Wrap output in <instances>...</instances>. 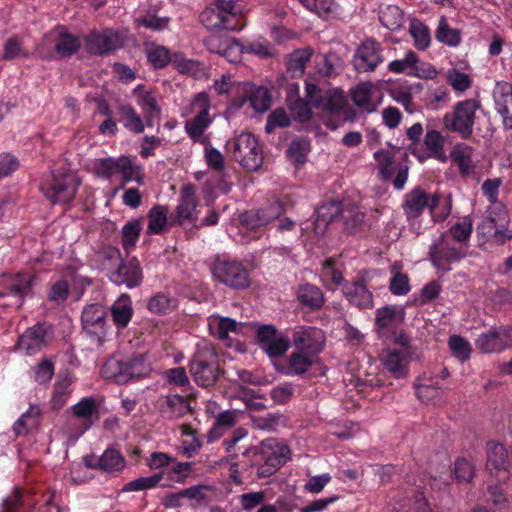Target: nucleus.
<instances>
[{"mask_svg":"<svg viewBox=\"0 0 512 512\" xmlns=\"http://www.w3.org/2000/svg\"><path fill=\"white\" fill-rule=\"evenodd\" d=\"M345 103L346 99L342 91L329 90L324 96L319 95V100H315V107H321L326 112L338 113Z\"/></svg>","mask_w":512,"mask_h":512,"instance_id":"30","label":"nucleus"},{"mask_svg":"<svg viewBox=\"0 0 512 512\" xmlns=\"http://www.w3.org/2000/svg\"><path fill=\"white\" fill-rule=\"evenodd\" d=\"M72 413L77 418H83L89 422L87 427L93 423L94 420L99 419V409L96 400L92 397L83 398L80 402L72 406Z\"/></svg>","mask_w":512,"mask_h":512,"instance_id":"29","label":"nucleus"},{"mask_svg":"<svg viewBox=\"0 0 512 512\" xmlns=\"http://www.w3.org/2000/svg\"><path fill=\"white\" fill-rule=\"evenodd\" d=\"M312 54L313 50L310 47L296 49L293 53L289 55V58L287 60V70L292 72L293 74H303L306 67V63L310 60Z\"/></svg>","mask_w":512,"mask_h":512,"instance_id":"40","label":"nucleus"},{"mask_svg":"<svg viewBox=\"0 0 512 512\" xmlns=\"http://www.w3.org/2000/svg\"><path fill=\"white\" fill-rule=\"evenodd\" d=\"M170 19L168 17H158L154 11L149 10L143 17L136 19L138 25H143L153 31H160L166 28Z\"/></svg>","mask_w":512,"mask_h":512,"instance_id":"56","label":"nucleus"},{"mask_svg":"<svg viewBox=\"0 0 512 512\" xmlns=\"http://www.w3.org/2000/svg\"><path fill=\"white\" fill-rule=\"evenodd\" d=\"M353 103L361 110L368 113L376 110V105L371 100V86L368 84H360L351 92Z\"/></svg>","mask_w":512,"mask_h":512,"instance_id":"38","label":"nucleus"},{"mask_svg":"<svg viewBox=\"0 0 512 512\" xmlns=\"http://www.w3.org/2000/svg\"><path fill=\"white\" fill-rule=\"evenodd\" d=\"M195 191V185L192 183L185 184L182 187L179 204L172 216V225H183L185 221L195 225L197 221L196 207L198 204Z\"/></svg>","mask_w":512,"mask_h":512,"instance_id":"19","label":"nucleus"},{"mask_svg":"<svg viewBox=\"0 0 512 512\" xmlns=\"http://www.w3.org/2000/svg\"><path fill=\"white\" fill-rule=\"evenodd\" d=\"M344 296L350 304L360 309L371 308L373 306V295L365 285L363 278L354 281L343 288Z\"/></svg>","mask_w":512,"mask_h":512,"instance_id":"21","label":"nucleus"},{"mask_svg":"<svg viewBox=\"0 0 512 512\" xmlns=\"http://www.w3.org/2000/svg\"><path fill=\"white\" fill-rule=\"evenodd\" d=\"M308 10L315 12L319 16H325L332 12L333 0H299Z\"/></svg>","mask_w":512,"mask_h":512,"instance_id":"63","label":"nucleus"},{"mask_svg":"<svg viewBox=\"0 0 512 512\" xmlns=\"http://www.w3.org/2000/svg\"><path fill=\"white\" fill-rule=\"evenodd\" d=\"M448 345L454 357L461 362H465L470 358L471 347L469 342L459 335H452L449 338Z\"/></svg>","mask_w":512,"mask_h":512,"instance_id":"45","label":"nucleus"},{"mask_svg":"<svg viewBox=\"0 0 512 512\" xmlns=\"http://www.w3.org/2000/svg\"><path fill=\"white\" fill-rule=\"evenodd\" d=\"M111 282L129 289L138 287L143 280V271L139 261L132 258L127 262H120L108 275Z\"/></svg>","mask_w":512,"mask_h":512,"instance_id":"20","label":"nucleus"},{"mask_svg":"<svg viewBox=\"0 0 512 512\" xmlns=\"http://www.w3.org/2000/svg\"><path fill=\"white\" fill-rule=\"evenodd\" d=\"M383 365L396 378H400L406 375L405 367L403 365V358L398 351L390 352L383 359Z\"/></svg>","mask_w":512,"mask_h":512,"instance_id":"54","label":"nucleus"},{"mask_svg":"<svg viewBox=\"0 0 512 512\" xmlns=\"http://www.w3.org/2000/svg\"><path fill=\"white\" fill-rule=\"evenodd\" d=\"M125 37L119 31L106 29L101 33L93 32L86 37L87 50L95 55H104L122 47Z\"/></svg>","mask_w":512,"mask_h":512,"instance_id":"18","label":"nucleus"},{"mask_svg":"<svg viewBox=\"0 0 512 512\" xmlns=\"http://www.w3.org/2000/svg\"><path fill=\"white\" fill-rule=\"evenodd\" d=\"M409 30L414 38L415 47L419 50H425L429 46L431 40L428 27L421 21L412 19Z\"/></svg>","mask_w":512,"mask_h":512,"instance_id":"43","label":"nucleus"},{"mask_svg":"<svg viewBox=\"0 0 512 512\" xmlns=\"http://www.w3.org/2000/svg\"><path fill=\"white\" fill-rule=\"evenodd\" d=\"M80 48L79 40L71 33L62 31L58 35L55 44V51L61 57H68L73 55Z\"/></svg>","mask_w":512,"mask_h":512,"instance_id":"39","label":"nucleus"},{"mask_svg":"<svg viewBox=\"0 0 512 512\" xmlns=\"http://www.w3.org/2000/svg\"><path fill=\"white\" fill-rule=\"evenodd\" d=\"M440 195L434 193L427 194L422 188L416 187L405 195L402 209L409 221L420 217L425 208H429L431 212L438 206Z\"/></svg>","mask_w":512,"mask_h":512,"instance_id":"11","label":"nucleus"},{"mask_svg":"<svg viewBox=\"0 0 512 512\" xmlns=\"http://www.w3.org/2000/svg\"><path fill=\"white\" fill-rule=\"evenodd\" d=\"M107 317V308L100 303L89 304L82 311V329L87 335L95 339L99 346L103 345L107 334Z\"/></svg>","mask_w":512,"mask_h":512,"instance_id":"10","label":"nucleus"},{"mask_svg":"<svg viewBox=\"0 0 512 512\" xmlns=\"http://www.w3.org/2000/svg\"><path fill=\"white\" fill-rule=\"evenodd\" d=\"M308 142L305 139L293 140L287 151V157L296 164H304L306 162Z\"/></svg>","mask_w":512,"mask_h":512,"instance_id":"55","label":"nucleus"},{"mask_svg":"<svg viewBox=\"0 0 512 512\" xmlns=\"http://www.w3.org/2000/svg\"><path fill=\"white\" fill-rule=\"evenodd\" d=\"M113 321L119 327H126L130 322L133 309L129 295L122 294L110 308Z\"/></svg>","mask_w":512,"mask_h":512,"instance_id":"25","label":"nucleus"},{"mask_svg":"<svg viewBox=\"0 0 512 512\" xmlns=\"http://www.w3.org/2000/svg\"><path fill=\"white\" fill-rule=\"evenodd\" d=\"M444 143L445 139L439 131L428 130L426 132L424 144L430 152V156L441 162H445L447 160V155L444 151Z\"/></svg>","mask_w":512,"mask_h":512,"instance_id":"31","label":"nucleus"},{"mask_svg":"<svg viewBox=\"0 0 512 512\" xmlns=\"http://www.w3.org/2000/svg\"><path fill=\"white\" fill-rule=\"evenodd\" d=\"M189 372L195 383L203 388L214 386L224 374L218 354L211 346L197 349L189 361Z\"/></svg>","mask_w":512,"mask_h":512,"instance_id":"3","label":"nucleus"},{"mask_svg":"<svg viewBox=\"0 0 512 512\" xmlns=\"http://www.w3.org/2000/svg\"><path fill=\"white\" fill-rule=\"evenodd\" d=\"M248 453H253L252 465L258 466V477L266 478L273 475L290 459L291 450L287 445H280L276 439L268 438Z\"/></svg>","mask_w":512,"mask_h":512,"instance_id":"2","label":"nucleus"},{"mask_svg":"<svg viewBox=\"0 0 512 512\" xmlns=\"http://www.w3.org/2000/svg\"><path fill=\"white\" fill-rule=\"evenodd\" d=\"M508 465V452L501 443L489 441L487 443V463L489 470H505Z\"/></svg>","mask_w":512,"mask_h":512,"instance_id":"24","label":"nucleus"},{"mask_svg":"<svg viewBox=\"0 0 512 512\" xmlns=\"http://www.w3.org/2000/svg\"><path fill=\"white\" fill-rule=\"evenodd\" d=\"M401 267L402 265L399 262H395L391 267L393 277L390 280L389 290L397 296L406 295L410 291L409 278L407 274L399 271Z\"/></svg>","mask_w":512,"mask_h":512,"instance_id":"37","label":"nucleus"},{"mask_svg":"<svg viewBox=\"0 0 512 512\" xmlns=\"http://www.w3.org/2000/svg\"><path fill=\"white\" fill-rule=\"evenodd\" d=\"M288 106L295 120L303 123L312 118L313 113L309 103L300 97H296L294 100H289Z\"/></svg>","mask_w":512,"mask_h":512,"instance_id":"47","label":"nucleus"},{"mask_svg":"<svg viewBox=\"0 0 512 512\" xmlns=\"http://www.w3.org/2000/svg\"><path fill=\"white\" fill-rule=\"evenodd\" d=\"M341 212L345 228L349 232H353L364 221L365 218V214L359 211L355 206H350L348 208L342 207Z\"/></svg>","mask_w":512,"mask_h":512,"instance_id":"52","label":"nucleus"},{"mask_svg":"<svg viewBox=\"0 0 512 512\" xmlns=\"http://www.w3.org/2000/svg\"><path fill=\"white\" fill-rule=\"evenodd\" d=\"M148 61L155 69L164 68L170 62V52L164 46H156L147 55Z\"/></svg>","mask_w":512,"mask_h":512,"instance_id":"58","label":"nucleus"},{"mask_svg":"<svg viewBox=\"0 0 512 512\" xmlns=\"http://www.w3.org/2000/svg\"><path fill=\"white\" fill-rule=\"evenodd\" d=\"M342 202L331 200L323 203L316 211V225L323 224L324 226L331 223L336 217L341 215Z\"/></svg>","mask_w":512,"mask_h":512,"instance_id":"36","label":"nucleus"},{"mask_svg":"<svg viewBox=\"0 0 512 512\" xmlns=\"http://www.w3.org/2000/svg\"><path fill=\"white\" fill-rule=\"evenodd\" d=\"M436 39L449 46H457L461 41L460 31L450 28L445 16H441L435 33Z\"/></svg>","mask_w":512,"mask_h":512,"instance_id":"41","label":"nucleus"},{"mask_svg":"<svg viewBox=\"0 0 512 512\" xmlns=\"http://www.w3.org/2000/svg\"><path fill=\"white\" fill-rule=\"evenodd\" d=\"M374 158L379 164V176L383 181H388L392 179L393 169L391 168L393 164L394 157L387 150L381 149L374 153Z\"/></svg>","mask_w":512,"mask_h":512,"instance_id":"46","label":"nucleus"},{"mask_svg":"<svg viewBox=\"0 0 512 512\" xmlns=\"http://www.w3.org/2000/svg\"><path fill=\"white\" fill-rule=\"evenodd\" d=\"M141 220L135 219L128 222L122 228V245L125 249L133 247L141 232Z\"/></svg>","mask_w":512,"mask_h":512,"instance_id":"49","label":"nucleus"},{"mask_svg":"<svg viewBox=\"0 0 512 512\" xmlns=\"http://www.w3.org/2000/svg\"><path fill=\"white\" fill-rule=\"evenodd\" d=\"M133 93L138 97V105L144 111V118L147 126H153L154 120L160 118L162 111L154 92L143 91V86L139 85L133 90Z\"/></svg>","mask_w":512,"mask_h":512,"instance_id":"22","label":"nucleus"},{"mask_svg":"<svg viewBox=\"0 0 512 512\" xmlns=\"http://www.w3.org/2000/svg\"><path fill=\"white\" fill-rule=\"evenodd\" d=\"M404 20L403 11L396 5H387L380 10L379 21L389 30L401 28Z\"/></svg>","mask_w":512,"mask_h":512,"instance_id":"34","label":"nucleus"},{"mask_svg":"<svg viewBox=\"0 0 512 512\" xmlns=\"http://www.w3.org/2000/svg\"><path fill=\"white\" fill-rule=\"evenodd\" d=\"M256 341L259 347L270 357L283 356L290 347L287 337L278 334L273 325H262L257 329Z\"/></svg>","mask_w":512,"mask_h":512,"instance_id":"14","label":"nucleus"},{"mask_svg":"<svg viewBox=\"0 0 512 512\" xmlns=\"http://www.w3.org/2000/svg\"><path fill=\"white\" fill-rule=\"evenodd\" d=\"M213 277L232 289H246L250 286L248 270L238 261L217 258L212 267Z\"/></svg>","mask_w":512,"mask_h":512,"instance_id":"9","label":"nucleus"},{"mask_svg":"<svg viewBox=\"0 0 512 512\" xmlns=\"http://www.w3.org/2000/svg\"><path fill=\"white\" fill-rule=\"evenodd\" d=\"M190 410V404L184 396L175 394L165 398V407L161 406V412L169 419L179 418Z\"/></svg>","mask_w":512,"mask_h":512,"instance_id":"28","label":"nucleus"},{"mask_svg":"<svg viewBox=\"0 0 512 512\" xmlns=\"http://www.w3.org/2000/svg\"><path fill=\"white\" fill-rule=\"evenodd\" d=\"M164 473L158 472L149 477H139L126 483L122 489L124 492L140 491L156 487L162 480Z\"/></svg>","mask_w":512,"mask_h":512,"instance_id":"44","label":"nucleus"},{"mask_svg":"<svg viewBox=\"0 0 512 512\" xmlns=\"http://www.w3.org/2000/svg\"><path fill=\"white\" fill-rule=\"evenodd\" d=\"M450 239L459 243H464L469 240L472 233V220L469 217H464L461 222H457L450 229Z\"/></svg>","mask_w":512,"mask_h":512,"instance_id":"48","label":"nucleus"},{"mask_svg":"<svg viewBox=\"0 0 512 512\" xmlns=\"http://www.w3.org/2000/svg\"><path fill=\"white\" fill-rule=\"evenodd\" d=\"M480 102L476 99H466L456 103L452 111L443 117V126L451 133L459 135L462 139H469L473 134L476 111Z\"/></svg>","mask_w":512,"mask_h":512,"instance_id":"6","label":"nucleus"},{"mask_svg":"<svg viewBox=\"0 0 512 512\" xmlns=\"http://www.w3.org/2000/svg\"><path fill=\"white\" fill-rule=\"evenodd\" d=\"M506 215L507 212L504 209L495 210V217L489 215L486 217L482 223L478 226V230L481 231L483 235H488L491 237H495V230H499L500 227H504V224H498L496 217H500L501 215Z\"/></svg>","mask_w":512,"mask_h":512,"instance_id":"61","label":"nucleus"},{"mask_svg":"<svg viewBox=\"0 0 512 512\" xmlns=\"http://www.w3.org/2000/svg\"><path fill=\"white\" fill-rule=\"evenodd\" d=\"M80 184L75 173L57 170L42 182L40 189L52 204H66L74 199Z\"/></svg>","mask_w":512,"mask_h":512,"instance_id":"5","label":"nucleus"},{"mask_svg":"<svg viewBox=\"0 0 512 512\" xmlns=\"http://www.w3.org/2000/svg\"><path fill=\"white\" fill-rule=\"evenodd\" d=\"M212 119L206 113H197L195 117L185 122V131L190 139L195 142H200L203 145L209 144V137L204 136L205 130L211 124Z\"/></svg>","mask_w":512,"mask_h":512,"instance_id":"23","label":"nucleus"},{"mask_svg":"<svg viewBox=\"0 0 512 512\" xmlns=\"http://www.w3.org/2000/svg\"><path fill=\"white\" fill-rule=\"evenodd\" d=\"M118 163L119 158L108 157L99 159L95 162V173L100 177L110 179L112 174L117 171Z\"/></svg>","mask_w":512,"mask_h":512,"instance_id":"60","label":"nucleus"},{"mask_svg":"<svg viewBox=\"0 0 512 512\" xmlns=\"http://www.w3.org/2000/svg\"><path fill=\"white\" fill-rule=\"evenodd\" d=\"M99 469L106 472L121 471L125 467V459L118 450L107 449L101 457L97 459Z\"/></svg>","mask_w":512,"mask_h":512,"instance_id":"35","label":"nucleus"},{"mask_svg":"<svg viewBox=\"0 0 512 512\" xmlns=\"http://www.w3.org/2000/svg\"><path fill=\"white\" fill-rule=\"evenodd\" d=\"M52 328L47 323H37L28 328L18 339L16 348L27 355L35 354L47 347L50 342Z\"/></svg>","mask_w":512,"mask_h":512,"instance_id":"16","label":"nucleus"},{"mask_svg":"<svg viewBox=\"0 0 512 512\" xmlns=\"http://www.w3.org/2000/svg\"><path fill=\"white\" fill-rule=\"evenodd\" d=\"M204 46L213 53L228 57V52L233 50L227 39H222L215 35H210L203 40Z\"/></svg>","mask_w":512,"mask_h":512,"instance_id":"57","label":"nucleus"},{"mask_svg":"<svg viewBox=\"0 0 512 512\" xmlns=\"http://www.w3.org/2000/svg\"><path fill=\"white\" fill-rule=\"evenodd\" d=\"M448 83L454 90L464 92L471 87L472 81L468 74L456 69L449 71L447 75Z\"/></svg>","mask_w":512,"mask_h":512,"instance_id":"59","label":"nucleus"},{"mask_svg":"<svg viewBox=\"0 0 512 512\" xmlns=\"http://www.w3.org/2000/svg\"><path fill=\"white\" fill-rule=\"evenodd\" d=\"M313 361L304 353L295 352L289 357L288 366L285 374L287 375H302L309 370Z\"/></svg>","mask_w":512,"mask_h":512,"instance_id":"42","label":"nucleus"},{"mask_svg":"<svg viewBox=\"0 0 512 512\" xmlns=\"http://www.w3.org/2000/svg\"><path fill=\"white\" fill-rule=\"evenodd\" d=\"M235 424V413L233 411H224L219 413L217 416L214 427L208 433V440L213 441L214 439L220 437L222 432H220L221 427L230 428Z\"/></svg>","mask_w":512,"mask_h":512,"instance_id":"53","label":"nucleus"},{"mask_svg":"<svg viewBox=\"0 0 512 512\" xmlns=\"http://www.w3.org/2000/svg\"><path fill=\"white\" fill-rule=\"evenodd\" d=\"M297 299L302 305L309 307L311 310H318L324 304L323 292L311 284H304L298 288Z\"/></svg>","mask_w":512,"mask_h":512,"instance_id":"26","label":"nucleus"},{"mask_svg":"<svg viewBox=\"0 0 512 512\" xmlns=\"http://www.w3.org/2000/svg\"><path fill=\"white\" fill-rule=\"evenodd\" d=\"M205 146V160L208 167L214 171L222 172L225 167L223 155L216 148L209 146V144Z\"/></svg>","mask_w":512,"mask_h":512,"instance_id":"64","label":"nucleus"},{"mask_svg":"<svg viewBox=\"0 0 512 512\" xmlns=\"http://www.w3.org/2000/svg\"><path fill=\"white\" fill-rule=\"evenodd\" d=\"M35 277L26 278L22 274H17L0 291V307H15L19 309L26 295L31 294L32 284Z\"/></svg>","mask_w":512,"mask_h":512,"instance_id":"12","label":"nucleus"},{"mask_svg":"<svg viewBox=\"0 0 512 512\" xmlns=\"http://www.w3.org/2000/svg\"><path fill=\"white\" fill-rule=\"evenodd\" d=\"M482 353L500 352L512 347V326L492 327L475 341Z\"/></svg>","mask_w":512,"mask_h":512,"instance_id":"13","label":"nucleus"},{"mask_svg":"<svg viewBox=\"0 0 512 512\" xmlns=\"http://www.w3.org/2000/svg\"><path fill=\"white\" fill-rule=\"evenodd\" d=\"M314 332L312 328L303 327L294 332L292 341L298 352L316 354L321 350L313 337Z\"/></svg>","mask_w":512,"mask_h":512,"instance_id":"27","label":"nucleus"},{"mask_svg":"<svg viewBox=\"0 0 512 512\" xmlns=\"http://www.w3.org/2000/svg\"><path fill=\"white\" fill-rule=\"evenodd\" d=\"M285 204L276 199L259 209H251L242 213L240 223L249 229H257L277 219L285 212Z\"/></svg>","mask_w":512,"mask_h":512,"instance_id":"15","label":"nucleus"},{"mask_svg":"<svg viewBox=\"0 0 512 512\" xmlns=\"http://www.w3.org/2000/svg\"><path fill=\"white\" fill-rule=\"evenodd\" d=\"M169 209L167 206L155 205L148 212V229L149 234H161L167 225Z\"/></svg>","mask_w":512,"mask_h":512,"instance_id":"32","label":"nucleus"},{"mask_svg":"<svg viewBox=\"0 0 512 512\" xmlns=\"http://www.w3.org/2000/svg\"><path fill=\"white\" fill-rule=\"evenodd\" d=\"M232 145L235 161L248 171H257L263 164V153L257 138L251 133H242L227 143Z\"/></svg>","mask_w":512,"mask_h":512,"instance_id":"7","label":"nucleus"},{"mask_svg":"<svg viewBox=\"0 0 512 512\" xmlns=\"http://www.w3.org/2000/svg\"><path fill=\"white\" fill-rule=\"evenodd\" d=\"M151 371L147 353L134 354L122 360L109 359L101 370L105 378L113 379L117 384L146 377Z\"/></svg>","mask_w":512,"mask_h":512,"instance_id":"4","label":"nucleus"},{"mask_svg":"<svg viewBox=\"0 0 512 512\" xmlns=\"http://www.w3.org/2000/svg\"><path fill=\"white\" fill-rule=\"evenodd\" d=\"M176 307V300L167 297L164 294H157L148 302V309L151 312L165 314L172 311Z\"/></svg>","mask_w":512,"mask_h":512,"instance_id":"50","label":"nucleus"},{"mask_svg":"<svg viewBox=\"0 0 512 512\" xmlns=\"http://www.w3.org/2000/svg\"><path fill=\"white\" fill-rule=\"evenodd\" d=\"M247 12L241 0H213L199 15L200 22L210 31H238L244 27L243 16Z\"/></svg>","mask_w":512,"mask_h":512,"instance_id":"1","label":"nucleus"},{"mask_svg":"<svg viewBox=\"0 0 512 512\" xmlns=\"http://www.w3.org/2000/svg\"><path fill=\"white\" fill-rule=\"evenodd\" d=\"M54 375L53 362L45 358L41 360L35 367V380L40 384L48 383Z\"/></svg>","mask_w":512,"mask_h":512,"instance_id":"62","label":"nucleus"},{"mask_svg":"<svg viewBox=\"0 0 512 512\" xmlns=\"http://www.w3.org/2000/svg\"><path fill=\"white\" fill-rule=\"evenodd\" d=\"M120 121H124V126L133 133L140 134L144 131L142 118L136 113L130 104H121L117 108Z\"/></svg>","mask_w":512,"mask_h":512,"instance_id":"33","label":"nucleus"},{"mask_svg":"<svg viewBox=\"0 0 512 512\" xmlns=\"http://www.w3.org/2000/svg\"><path fill=\"white\" fill-rule=\"evenodd\" d=\"M428 256L434 267L447 272L452 263L459 262L466 256V250L457 246L448 235L441 234L430 245Z\"/></svg>","mask_w":512,"mask_h":512,"instance_id":"8","label":"nucleus"},{"mask_svg":"<svg viewBox=\"0 0 512 512\" xmlns=\"http://www.w3.org/2000/svg\"><path fill=\"white\" fill-rule=\"evenodd\" d=\"M383 60L381 44L367 38L357 47L353 65L358 72H368L374 71Z\"/></svg>","mask_w":512,"mask_h":512,"instance_id":"17","label":"nucleus"},{"mask_svg":"<svg viewBox=\"0 0 512 512\" xmlns=\"http://www.w3.org/2000/svg\"><path fill=\"white\" fill-rule=\"evenodd\" d=\"M291 119L284 108H277L267 117L265 131L271 133L275 127L285 128L290 126Z\"/></svg>","mask_w":512,"mask_h":512,"instance_id":"51","label":"nucleus"}]
</instances>
